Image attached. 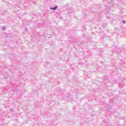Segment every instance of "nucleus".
I'll return each instance as SVG.
<instances>
[{
	"label": "nucleus",
	"mask_w": 126,
	"mask_h": 126,
	"mask_svg": "<svg viewBox=\"0 0 126 126\" xmlns=\"http://www.w3.org/2000/svg\"><path fill=\"white\" fill-rule=\"evenodd\" d=\"M52 9H53V10H56L57 9V7L53 8Z\"/></svg>",
	"instance_id": "obj_1"
}]
</instances>
